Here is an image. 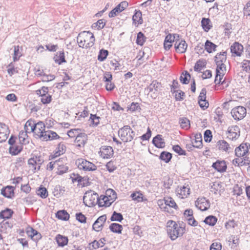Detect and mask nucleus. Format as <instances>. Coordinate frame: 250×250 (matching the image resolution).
I'll return each mask as SVG.
<instances>
[{"instance_id": "obj_13", "label": "nucleus", "mask_w": 250, "mask_h": 250, "mask_svg": "<svg viewBox=\"0 0 250 250\" xmlns=\"http://www.w3.org/2000/svg\"><path fill=\"white\" fill-rule=\"evenodd\" d=\"M195 206L202 211H206L209 208L210 202L205 197L198 198L195 202Z\"/></svg>"}, {"instance_id": "obj_16", "label": "nucleus", "mask_w": 250, "mask_h": 250, "mask_svg": "<svg viewBox=\"0 0 250 250\" xmlns=\"http://www.w3.org/2000/svg\"><path fill=\"white\" fill-rule=\"evenodd\" d=\"M100 156L104 159H108L113 155V149L110 146H103L99 152Z\"/></svg>"}, {"instance_id": "obj_45", "label": "nucleus", "mask_w": 250, "mask_h": 250, "mask_svg": "<svg viewBox=\"0 0 250 250\" xmlns=\"http://www.w3.org/2000/svg\"><path fill=\"white\" fill-rule=\"evenodd\" d=\"M225 62H216V64L217 65V67L216 69V73H217V75H219L220 74H222L220 71H223V70H226V66L224 64Z\"/></svg>"}, {"instance_id": "obj_23", "label": "nucleus", "mask_w": 250, "mask_h": 250, "mask_svg": "<svg viewBox=\"0 0 250 250\" xmlns=\"http://www.w3.org/2000/svg\"><path fill=\"white\" fill-rule=\"evenodd\" d=\"M1 194L5 197L11 198L14 196V192L13 187L12 186H7L2 188L1 190Z\"/></svg>"}, {"instance_id": "obj_35", "label": "nucleus", "mask_w": 250, "mask_h": 250, "mask_svg": "<svg viewBox=\"0 0 250 250\" xmlns=\"http://www.w3.org/2000/svg\"><path fill=\"white\" fill-rule=\"evenodd\" d=\"M27 133L25 131H21L20 132L19 138L20 141V144L22 145V144H26L28 143L29 141L28 139Z\"/></svg>"}, {"instance_id": "obj_2", "label": "nucleus", "mask_w": 250, "mask_h": 250, "mask_svg": "<svg viewBox=\"0 0 250 250\" xmlns=\"http://www.w3.org/2000/svg\"><path fill=\"white\" fill-rule=\"evenodd\" d=\"M167 231L170 239L174 241L183 236L186 232V228L183 222L178 226L176 222L169 220L167 223Z\"/></svg>"}, {"instance_id": "obj_31", "label": "nucleus", "mask_w": 250, "mask_h": 250, "mask_svg": "<svg viewBox=\"0 0 250 250\" xmlns=\"http://www.w3.org/2000/svg\"><path fill=\"white\" fill-rule=\"evenodd\" d=\"M217 146L219 150L227 152L230 148L229 145L225 140H219L217 143Z\"/></svg>"}, {"instance_id": "obj_6", "label": "nucleus", "mask_w": 250, "mask_h": 250, "mask_svg": "<svg viewBox=\"0 0 250 250\" xmlns=\"http://www.w3.org/2000/svg\"><path fill=\"white\" fill-rule=\"evenodd\" d=\"M118 135L123 142H127L133 139L134 133L129 126L125 125L119 129Z\"/></svg>"}, {"instance_id": "obj_61", "label": "nucleus", "mask_w": 250, "mask_h": 250, "mask_svg": "<svg viewBox=\"0 0 250 250\" xmlns=\"http://www.w3.org/2000/svg\"><path fill=\"white\" fill-rule=\"evenodd\" d=\"M221 244L217 242L212 243L210 247V250H221Z\"/></svg>"}, {"instance_id": "obj_46", "label": "nucleus", "mask_w": 250, "mask_h": 250, "mask_svg": "<svg viewBox=\"0 0 250 250\" xmlns=\"http://www.w3.org/2000/svg\"><path fill=\"white\" fill-rule=\"evenodd\" d=\"M37 194L42 198H46L48 196V191L45 188L40 187L37 191Z\"/></svg>"}, {"instance_id": "obj_1", "label": "nucleus", "mask_w": 250, "mask_h": 250, "mask_svg": "<svg viewBox=\"0 0 250 250\" xmlns=\"http://www.w3.org/2000/svg\"><path fill=\"white\" fill-rule=\"evenodd\" d=\"M24 128L25 132H33L36 138L40 139L43 141L52 140L59 138L55 132L50 130H45V126L42 122L36 124L33 120H28L26 122Z\"/></svg>"}, {"instance_id": "obj_57", "label": "nucleus", "mask_w": 250, "mask_h": 250, "mask_svg": "<svg viewBox=\"0 0 250 250\" xmlns=\"http://www.w3.org/2000/svg\"><path fill=\"white\" fill-rule=\"evenodd\" d=\"M52 97L50 94L42 95L41 98V101L43 104H48L51 102Z\"/></svg>"}, {"instance_id": "obj_10", "label": "nucleus", "mask_w": 250, "mask_h": 250, "mask_svg": "<svg viewBox=\"0 0 250 250\" xmlns=\"http://www.w3.org/2000/svg\"><path fill=\"white\" fill-rule=\"evenodd\" d=\"M66 161V158H61L57 160L56 173L57 174L62 175L67 171L68 167L67 166Z\"/></svg>"}, {"instance_id": "obj_3", "label": "nucleus", "mask_w": 250, "mask_h": 250, "mask_svg": "<svg viewBox=\"0 0 250 250\" xmlns=\"http://www.w3.org/2000/svg\"><path fill=\"white\" fill-rule=\"evenodd\" d=\"M95 38L89 31L80 33L77 37V42L80 47H90L94 44Z\"/></svg>"}, {"instance_id": "obj_53", "label": "nucleus", "mask_w": 250, "mask_h": 250, "mask_svg": "<svg viewBox=\"0 0 250 250\" xmlns=\"http://www.w3.org/2000/svg\"><path fill=\"white\" fill-rule=\"evenodd\" d=\"M100 119L101 118L100 117L97 116L96 115L91 114L89 120L94 126H97L99 124Z\"/></svg>"}, {"instance_id": "obj_11", "label": "nucleus", "mask_w": 250, "mask_h": 250, "mask_svg": "<svg viewBox=\"0 0 250 250\" xmlns=\"http://www.w3.org/2000/svg\"><path fill=\"white\" fill-rule=\"evenodd\" d=\"M250 148V143H242L235 148V155L238 157H244L248 153Z\"/></svg>"}, {"instance_id": "obj_22", "label": "nucleus", "mask_w": 250, "mask_h": 250, "mask_svg": "<svg viewBox=\"0 0 250 250\" xmlns=\"http://www.w3.org/2000/svg\"><path fill=\"white\" fill-rule=\"evenodd\" d=\"M152 143L157 148H162L165 146V142L160 134L155 136L152 139Z\"/></svg>"}, {"instance_id": "obj_32", "label": "nucleus", "mask_w": 250, "mask_h": 250, "mask_svg": "<svg viewBox=\"0 0 250 250\" xmlns=\"http://www.w3.org/2000/svg\"><path fill=\"white\" fill-rule=\"evenodd\" d=\"M190 74L186 70L184 71L180 77V82L184 84H187L189 82Z\"/></svg>"}, {"instance_id": "obj_64", "label": "nucleus", "mask_w": 250, "mask_h": 250, "mask_svg": "<svg viewBox=\"0 0 250 250\" xmlns=\"http://www.w3.org/2000/svg\"><path fill=\"white\" fill-rule=\"evenodd\" d=\"M244 14L247 16H250V0L248 1L243 9Z\"/></svg>"}, {"instance_id": "obj_17", "label": "nucleus", "mask_w": 250, "mask_h": 250, "mask_svg": "<svg viewBox=\"0 0 250 250\" xmlns=\"http://www.w3.org/2000/svg\"><path fill=\"white\" fill-rule=\"evenodd\" d=\"M10 133V130L7 125L4 124L0 123V143L5 142Z\"/></svg>"}, {"instance_id": "obj_40", "label": "nucleus", "mask_w": 250, "mask_h": 250, "mask_svg": "<svg viewBox=\"0 0 250 250\" xmlns=\"http://www.w3.org/2000/svg\"><path fill=\"white\" fill-rule=\"evenodd\" d=\"M179 123L182 128L188 129L190 127V121L187 118H180Z\"/></svg>"}, {"instance_id": "obj_37", "label": "nucleus", "mask_w": 250, "mask_h": 250, "mask_svg": "<svg viewBox=\"0 0 250 250\" xmlns=\"http://www.w3.org/2000/svg\"><path fill=\"white\" fill-rule=\"evenodd\" d=\"M195 143L196 145H192V146L197 148H201L203 146V143H202V138L201 134H196L195 135Z\"/></svg>"}, {"instance_id": "obj_54", "label": "nucleus", "mask_w": 250, "mask_h": 250, "mask_svg": "<svg viewBox=\"0 0 250 250\" xmlns=\"http://www.w3.org/2000/svg\"><path fill=\"white\" fill-rule=\"evenodd\" d=\"M204 140L207 143H209L211 141L212 135L211 131L209 130H206L204 134Z\"/></svg>"}, {"instance_id": "obj_44", "label": "nucleus", "mask_w": 250, "mask_h": 250, "mask_svg": "<svg viewBox=\"0 0 250 250\" xmlns=\"http://www.w3.org/2000/svg\"><path fill=\"white\" fill-rule=\"evenodd\" d=\"M141 20V12L140 11H136L132 17L133 23L136 26H138Z\"/></svg>"}, {"instance_id": "obj_56", "label": "nucleus", "mask_w": 250, "mask_h": 250, "mask_svg": "<svg viewBox=\"0 0 250 250\" xmlns=\"http://www.w3.org/2000/svg\"><path fill=\"white\" fill-rule=\"evenodd\" d=\"M237 226V222H236L233 219L229 220L225 223V227L227 229L229 228H234Z\"/></svg>"}, {"instance_id": "obj_12", "label": "nucleus", "mask_w": 250, "mask_h": 250, "mask_svg": "<svg viewBox=\"0 0 250 250\" xmlns=\"http://www.w3.org/2000/svg\"><path fill=\"white\" fill-rule=\"evenodd\" d=\"M43 162V160L41 159V157L36 156L29 159L28 161V164L29 167L33 168V171L35 172L37 170L40 169L41 165Z\"/></svg>"}, {"instance_id": "obj_38", "label": "nucleus", "mask_w": 250, "mask_h": 250, "mask_svg": "<svg viewBox=\"0 0 250 250\" xmlns=\"http://www.w3.org/2000/svg\"><path fill=\"white\" fill-rule=\"evenodd\" d=\"M57 217L62 220H68L69 218V214L64 210H60L56 213Z\"/></svg>"}, {"instance_id": "obj_7", "label": "nucleus", "mask_w": 250, "mask_h": 250, "mask_svg": "<svg viewBox=\"0 0 250 250\" xmlns=\"http://www.w3.org/2000/svg\"><path fill=\"white\" fill-rule=\"evenodd\" d=\"M161 84L156 81H153L150 83L148 86L145 88V94L149 95L153 99H155L158 94L159 89L160 88Z\"/></svg>"}, {"instance_id": "obj_21", "label": "nucleus", "mask_w": 250, "mask_h": 250, "mask_svg": "<svg viewBox=\"0 0 250 250\" xmlns=\"http://www.w3.org/2000/svg\"><path fill=\"white\" fill-rule=\"evenodd\" d=\"M87 140V135L84 133H81L77 136L75 140L76 146L78 147H83Z\"/></svg>"}, {"instance_id": "obj_18", "label": "nucleus", "mask_w": 250, "mask_h": 250, "mask_svg": "<svg viewBox=\"0 0 250 250\" xmlns=\"http://www.w3.org/2000/svg\"><path fill=\"white\" fill-rule=\"evenodd\" d=\"M176 192L179 195V197L182 199L187 198L190 194V188L188 185L186 184L183 186L178 187Z\"/></svg>"}, {"instance_id": "obj_25", "label": "nucleus", "mask_w": 250, "mask_h": 250, "mask_svg": "<svg viewBox=\"0 0 250 250\" xmlns=\"http://www.w3.org/2000/svg\"><path fill=\"white\" fill-rule=\"evenodd\" d=\"M201 23L203 29L206 32H208L212 27L211 22L209 18H203Z\"/></svg>"}, {"instance_id": "obj_4", "label": "nucleus", "mask_w": 250, "mask_h": 250, "mask_svg": "<svg viewBox=\"0 0 250 250\" xmlns=\"http://www.w3.org/2000/svg\"><path fill=\"white\" fill-rule=\"evenodd\" d=\"M117 198L116 192L112 189H108L106 191V195L101 196L99 200V206L100 207H109Z\"/></svg>"}, {"instance_id": "obj_9", "label": "nucleus", "mask_w": 250, "mask_h": 250, "mask_svg": "<svg viewBox=\"0 0 250 250\" xmlns=\"http://www.w3.org/2000/svg\"><path fill=\"white\" fill-rule=\"evenodd\" d=\"M247 110L245 107L242 106H238L234 107L231 111V114L235 120H241L246 115Z\"/></svg>"}, {"instance_id": "obj_5", "label": "nucleus", "mask_w": 250, "mask_h": 250, "mask_svg": "<svg viewBox=\"0 0 250 250\" xmlns=\"http://www.w3.org/2000/svg\"><path fill=\"white\" fill-rule=\"evenodd\" d=\"M99 200L98 195L92 190L86 191L83 197V203L88 207L94 206L97 203L99 204Z\"/></svg>"}, {"instance_id": "obj_26", "label": "nucleus", "mask_w": 250, "mask_h": 250, "mask_svg": "<svg viewBox=\"0 0 250 250\" xmlns=\"http://www.w3.org/2000/svg\"><path fill=\"white\" fill-rule=\"evenodd\" d=\"M207 62L204 59L198 60L194 66V70L196 72H201L202 68L206 67Z\"/></svg>"}, {"instance_id": "obj_14", "label": "nucleus", "mask_w": 250, "mask_h": 250, "mask_svg": "<svg viewBox=\"0 0 250 250\" xmlns=\"http://www.w3.org/2000/svg\"><path fill=\"white\" fill-rule=\"evenodd\" d=\"M106 219V215L105 214L100 216L93 224V229L97 232L102 230Z\"/></svg>"}, {"instance_id": "obj_52", "label": "nucleus", "mask_w": 250, "mask_h": 250, "mask_svg": "<svg viewBox=\"0 0 250 250\" xmlns=\"http://www.w3.org/2000/svg\"><path fill=\"white\" fill-rule=\"evenodd\" d=\"M186 96L184 92L181 90H178L176 91V93L175 95V98L176 101H182L184 100Z\"/></svg>"}, {"instance_id": "obj_63", "label": "nucleus", "mask_w": 250, "mask_h": 250, "mask_svg": "<svg viewBox=\"0 0 250 250\" xmlns=\"http://www.w3.org/2000/svg\"><path fill=\"white\" fill-rule=\"evenodd\" d=\"M76 216L77 220L79 222H80L82 223L86 222V218L82 213L80 212V213H77L76 215Z\"/></svg>"}, {"instance_id": "obj_34", "label": "nucleus", "mask_w": 250, "mask_h": 250, "mask_svg": "<svg viewBox=\"0 0 250 250\" xmlns=\"http://www.w3.org/2000/svg\"><path fill=\"white\" fill-rule=\"evenodd\" d=\"M56 240L58 245L61 247L64 246L65 245H67L68 243L67 238L60 234L57 235Z\"/></svg>"}, {"instance_id": "obj_36", "label": "nucleus", "mask_w": 250, "mask_h": 250, "mask_svg": "<svg viewBox=\"0 0 250 250\" xmlns=\"http://www.w3.org/2000/svg\"><path fill=\"white\" fill-rule=\"evenodd\" d=\"M109 229L113 232L121 233L123 227L121 225L117 223H112L109 226Z\"/></svg>"}, {"instance_id": "obj_55", "label": "nucleus", "mask_w": 250, "mask_h": 250, "mask_svg": "<svg viewBox=\"0 0 250 250\" xmlns=\"http://www.w3.org/2000/svg\"><path fill=\"white\" fill-rule=\"evenodd\" d=\"M229 128H229L228 130V132L229 134L228 137L231 140L237 139L240 136V134L238 133L237 132L233 131L232 129H229Z\"/></svg>"}, {"instance_id": "obj_33", "label": "nucleus", "mask_w": 250, "mask_h": 250, "mask_svg": "<svg viewBox=\"0 0 250 250\" xmlns=\"http://www.w3.org/2000/svg\"><path fill=\"white\" fill-rule=\"evenodd\" d=\"M217 221V218L213 215H209L206 217L204 222L210 226H214Z\"/></svg>"}, {"instance_id": "obj_58", "label": "nucleus", "mask_w": 250, "mask_h": 250, "mask_svg": "<svg viewBox=\"0 0 250 250\" xmlns=\"http://www.w3.org/2000/svg\"><path fill=\"white\" fill-rule=\"evenodd\" d=\"M206 93L207 90L205 88H203L200 92V95L198 97V101L201 102H205L206 100Z\"/></svg>"}, {"instance_id": "obj_8", "label": "nucleus", "mask_w": 250, "mask_h": 250, "mask_svg": "<svg viewBox=\"0 0 250 250\" xmlns=\"http://www.w3.org/2000/svg\"><path fill=\"white\" fill-rule=\"evenodd\" d=\"M76 164L78 168L85 171H94L97 169V167L92 163L83 159H79Z\"/></svg>"}, {"instance_id": "obj_39", "label": "nucleus", "mask_w": 250, "mask_h": 250, "mask_svg": "<svg viewBox=\"0 0 250 250\" xmlns=\"http://www.w3.org/2000/svg\"><path fill=\"white\" fill-rule=\"evenodd\" d=\"M13 213V211L9 208H6V209L2 210L0 213V217L3 219H9L12 214Z\"/></svg>"}, {"instance_id": "obj_51", "label": "nucleus", "mask_w": 250, "mask_h": 250, "mask_svg": "<svg viewBox=\"0 0 250 250\" xmlns=\"http://www.w3.org/2000/svg\"><path fill=\"white\" fill-rule=\"evenodd\" d=\"M105 241V239L104 238H101L99 241L95 240L92 243V246L94 249L99 248V247H103L104 245Z\"/></svg>"}, {"instance_id": "obj_59", "label": "nucleus", "mask_w": 250, "mask_h": 250, "mask_svg": "<svg viewBox=\"0 0 250 250\" xmlns=\"http://www.w3.org/2000/svg\"><path fill=\"white\" fill-rule=\"evenodd\" d=\"M130 197L133 201L139 202L141 201V192L140 191L134 192L131 194Z\"/></svg>"}, {"instance_id": "obj_41", "label": "nucleus", "mask_w": 250, "mask_h": 250, "mask_svg": "<svg viewBox=\"0 0 250 250\" xmlns=\"http://www.w3.org/2000/svg\"><path fill=\"white\" fill-rule=\"evenodd\" d=\"M165 203L166 206H168L171 208H173L175 209L178 208V207L175 202L174 199L171 197H167L164 199Z\"/></svg>"}, {"instance_id": "obj_15", "label": "nucleus", "mask_w": 250, "mask_h": 250, "mask_svg": "<svg viewBox=\"0 0 250 250\" xmlns=\"http://www.w3.org/2000/svg\"><path fill=\"white\" fill-rule=\"evenodd\" d=\"M230 52L233 56H241L243 51V46L238 42H234L230 46Z\"/></svg>"}, {"instance_id": "obj_49", "label": "nucleus", "mask_w": 250, "mask_h": 250, "mask_svg": "<svg viewBox=\"0 0 250 250\" xmlns=\"http://www.w3.org/2000/svg\"><path fill=\"white\" fill-rule=\"evenodd\" d=\"M80 131V129H72L67 132V135L70 138H76L81 133Z\"/></svg>"}, {"instance_id": "obj_48", "label": "nucleus", "mask_w": 250, "mask_h": 250, "mask_svg": "<svg viewBox=\"0 0 250 250\" xmlns=\"http://www.w3.org/2000/svg\"><path fill=\"white\" fill-rule=\"evenodd\" d=\"M172 149L179 155H187L186 151L183 149L179 145H174L172 146Z\"/></svg>"}, {"instance_id": "obj_24", "label": "nucleus", "mask_w": 250, "mask_h": 250, "mask_svg": "<svg viewBox=\"0 0 250 250\" xmlns=\"http://www.w3.org/2000/svg\"><path fill=\"white\" fill-rule=\"evenodd\" d=\"M54 61L56 63L60 65L63 62H66L65 59L64 53L63 51H60L56 53L54 57Z\"/></svg>"}, {"instance_id": "obj_43", "label": "nucleus", "mask_w": 250, "mask_h": 250, "mask_svg": "<svg viewBox=\"0 0 250 250\" xmlns=\"http://www.w3.org/2000/svg\"><path fill=\"white\" fill-rule=\"evenodd\" d=\"M123 219V216L121 213H118L116 211H114L110 218V220L111 221H118L121 222Z\"/></svg>"}, {"instance_id": "obj_42", "label": "nucleus", "mask_w": 250, "mask_h": 250, "mask_svg": "<svg viewBox=\"0 0 250 250\" xmlns=\"http://www.w3.org/2000/svg\"><path fill=\"white\" fill-rule=\"evenodd\" d=\"M105 25V22L104 19L99 20L96 22L94 23L92 27L98 30L101 29L104 27Z\"/></svg>"}, {"instance_id": "obj_62", "label": "nucleus", "mask_w": 250, "mask_h": 250, "mask_svg": "<svg viewBox=\"0 0 250 250\" xmlns=\"http://www.w3.org/2000/svg\"><path fill=\"white\" fill-rule=\"evenodd\" d=\"M106 167L108 171L110 172H113L115 170L116 167L114 164L113 162L110 161L108 162L106 165Z\"/></svg>"}, {"instance_id": "obj_60", "label": "nucleus", "mask_w": 250, "mask_h": 250, "mask_svg": "<svg viewBox=\"0 0 250 250\" xmlns=\"http://www.w3.org/2000/svg\"><path fill=\"white\" fill-rule=\"evenodd\" d=\"M141 109L140 106V104L138 103H132L130 104L129 107L128 108V110L134 112L137 111L138 110H140Z\"/></svg>"}, {"instance_id": "obj_29", "label": "nucleus", "mask_w": 250, "mask_h": 250, "mask_svg": "<svg viewBox=\"0 0 250 250\" xmlns=\"http://www.w3.org/2000/svg\"><path fill=\"white\" fill-rule=\"evenodd\" d=\"M227 51L217 53L216 56L214 57L215 62H225L227 61Z\"/></svg>"}, {"instance_id": "obj_28", "label": "nucleus", "mask_w": 250, "mask_h": 250, "mask_svg": "<svg viewBox=\"0 0 250 250\" xmlns=\"http://www.w3.org/2000/svg\"><path fill=\"white\" fill-rule=\"evenodd\" d=\"M22 149V146L20 144H17L10 146L9 149V153L12 155L18 154Z\"/></svg>"}, {"instance_id": "obj_30", "label": "nucleus", "mask_w": 250, "mask_h": 250, "mask_svg": "<svg viewBox=\"0 0 250 250\" xmlns=\"http://www.w3.org/2000/svg\"><path fill=\"white\" fill-rule=\"evenodd\" d=\"M172 157V154L169 152L163 151L161 153L159 158L166 163H169Z\"/></svg>"}, {"instance_id": "obj_20", "label": "nucleus", "mask_w": 250, "mask_h": 250, "mask_svg": "<svg viewBox=\"0 0 250 250\" xmlns=\"http://www.w3.org/2000/svg\"><path fill=\"white\" fill-rule=\"evenodd\" d=\"M187 47L188 44L184 40L176 41L174 43V48L177 53H185L187 50Z\"/></svg>"}, {"instance_id": "obj_47", "label": "nucleus", "mask_w": 250, "mask_h": 250, "mask_svg": "<svg viewBox=\"0 0 250 250\" xmlns=\"http://www.w3.org/2000/svg\"><path fill=\"white\" fill-rule=\"evenodd\" d=\"M108 54V52L107 50L104 49L101 50L98 56V60L101 62L104 61L106 58Z\"/></svg>"}, {"instance_id": "obj_50", "label": "nucleus", "mask_w": 250, "mask_h": 250, "mask_svg": "<svg viewBox=\"0 0 250 250\" xmlns=\"http://www.w3.org/2000/svg\"><path fill=\"white\" fill-rule=\"evenodd\" d=\"M21 56V53L19 50V46H14L13 61H18Z\"/></svg>"}, {"instance_id": "obj_19", "label": "nucleus", "mask_w": 250, "mask_h": 250, "mask_svg": "<svg viewBox=\"0 0 250 250\" xmlns=\"http://www.w3.org/2000/svg\"><path fill=\"white\" fill-rule=\"evenodd\" d=\"M212 167L217 172L220 173L225 172L227 168L226 163L224 160H217L212 164Z\"/></svg>"}, {"instance_id": "obj_27", "label": "nucleus", "mask_w": 250, "mask_h": 250, "mask_svg": "<svg viewBox=\"0 0 250 250\" xmlns=\"http://www.w3.org/2000/svg\"><path fill=\"white\" fill-rule=\"evenodd\" d=\"M205 49L208 53L216 51L217 45L209 40H207L205 43Z\"/></svg>"}]
</instances>
